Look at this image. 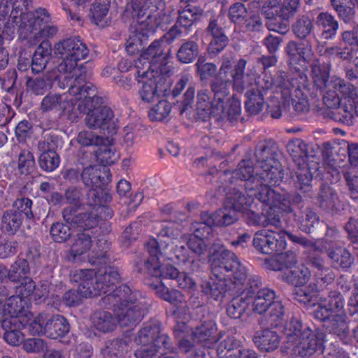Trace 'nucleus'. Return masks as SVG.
I'll return each instance as SVG.
<instances>
[{
	"label": "nucleus",
	"mask_w": 358,
	"mask_h": 358,
	"mask_svg": "<svg viewBox=\"0 0 358 358\" xmlns=\"http://www.w3.org/2000/svg\"><path fill=\"white\" fill-rule=\"evenodd\" d=\"M69 94L79 101L78 110L85 113V123L92 129H99L103 133L113 135L117 132V124L113 112L102 104V98L96 95L94 84L85 80L83 76L77 77L70 84Z\"/></svg>",
	"instance_id": "1"
},
{
	"label": "nucleus",
	"mask_w": 358,
	"mask_h": 358,
	"mask_svg": "<svg viewBox=\"0 0 358 358\" xmlns=\"http://www.w3.org/2000/svg\"><path fill=\"white\" fill-rule=\"evenodd\" d=\"M276 146L272 141H264L258 144L255 152L257 161L262 171L253 175L254 166L250 159H243L232 172V178L245 180L246 190L260 189L266 184L276 185L283 178L282 166L275 158Z\"/></svg>",
	"instance_id": "2"
},
{
	"label": "nucleus",
	"mask_w": 358,
	"mask_h": 358,
	"mask_svg": "<svg viewBox=\"0 0 358 358\" xmlns=\"http://www.w3.org/2000/svg\"><path fill=\"white\" fill-rule=\"evenodd\" d=\"M164 0H131L126 6L124 15L136 19L139 24L136 33L130 36L126 43V50L130 55L143 48V41L156 28L167 24L171 20L170 15L164 13Z\"/></svg>",
	"instance_id": "3"
},
{
	"label": "nucleus",
	"mask_w": 358,
	"mask_h": 358,
	"mask_svg": "<svg viewBox=\"0 0 358 358\" xmlns=\"http://www.w3.org/2000/svg\"><path fill=\"white\" fill-rule=\"evenodd\" d=\"M213 271L217 275L236 268L234 273V292L238 296L229 303L227 315L234 319L240 318L248 309L250 299L260 284V278L256 275L249 274L248 268L238 259L234 252H225L222 257L213 264Z\"/></svg>",
	"instance_id": "4"
},
{
	"label": "nucleus",
	"mask_w": 358,
	"mask_h": 358,
	"mask_svg": "<svg viewBox=\"0 0 358 358\" xmlns=\"http://www.w3.org/2000/svg\"><path fill=\"white\" fill-rule=\"evenodd\" d=\"M115 285L102 298L103 303L113 308L117 322L121 327H133L143 318L149 306L148 301L138 291H132L127 285L115 289Z\"/></svg>",
	"instance_id": "5"
},
{
	"label": "nucleus",
	"mask_w": 358,
	"mask_h": 358,
	"mask_svg": "<svg viewBox=\"0 0 358 358\" xmlns=\"http://www.w3.org/2000/svg\"><path fill=\"white\" fill-rule=\"evenodd\" d=\"M119 279L120 274L114 268L110 267L97 273L92 270H80L74 275V280L79 282L78 289L66 292L63 296V301L69 306H78L83 298L106 294Z\"/></svg>",
	"instance_id": "6"
},
{
	"label": "nucleus",
	"mask_w": 358,
	"mask_h": 358,
	"mask_svg": "<svg viewBox=\"0 0 358 358\" xmlns=\"http://www.w3.org/2000/svg\"><path fill=\"white\" fill-rule=\"evenodd\" d=\"M54 51L56 55L63 59L58 66L59 71L67 74L64 76V81L59 82L61 88H65L64 81H66V86L70 87L69 82L73 77L75 80L82 75L86 80V73L80 72L78 62L87 57L89 50L80 37H71L57 43L54 46Z\"/></svg>",
	"instance_id": "7"
},
{
	"label": "nucleus",
	"mask_w": 358,
	"mask_h": 358,
	"mask_svg": "<svg viewBox=\"0 0 358 358\" xmlns=\"http://www.w3.org/2000/svg\"><path fill=\"white\" fill-rule=\"evenodd\" d=\"M304 248H315L318 247L303 236H298L285 230L278 231L262 229L255 234L253 245L257 250L266 255L281 254L287 246V238Z\"/></svg>",
	"instance_id": "8"
},
{
	"label": "nucleus",
	"mask_w": 358,
	"mask_h": 358,
	"mask_svg": "<svg viewBox=\"0 0 358 358\" xmlns=\"http://www.w3.org/2000/svg\"><path fill=\"white\" fill-rule=\"evenodd\" d=\"M135 66L137 69L138 81L142 83V87L139 90L141 99L148 103L159 100L160 96L164 94L169 85V82H167L164 73L155 71L154 69L143 70L138 64Z\"/></svg>",
	"instance_id": "9"
},
{
	"label": "nucleus",
	"mask_w": 358,
	"mask_h": 358,
	"mask_svg": "<svg viewBox=\"0 0 358 358\" xmlns=\"http://www.w3.org/2000/svg\"><path fill=\"white\" fill-rule=\"evenodd\" d=\"M29 330L32 335H45L57 339L69 332L70 325L63 315L41 313L29 324Z\"/></svg>",
	"instance_id": "10"
},
{
	"label": "nucleus",
	"mask_w": 358,
	"mask_h": 358,
	"mask_svg": "<svg viewBox=\"0 0 358 358\" xmlns=\"http://www.w3.org/2000/svg\"><path fill=\"white\" fill-rule=\"evenodd\" d=\"M231 252L230 250H227L220 242H215L210 250L211 254V270L213 274L216 277L217 280L211 279L210 281L205 282L202 285V291L208 296L213 298L216 301H222L224 297L227 292L226 278L231 280L233 278V284L234 285V273L236 268L231 271L223 272L217 275L213 271V264L216 259H220L222 257V255L225 252Z\"/></svg>",
	"instance_id": "11"
},
{
	"label": "nucleus",
	"mask_w": 358,
	"mask_h": 358,
	"mask_svg": "<svg viewBox=\"0 0 358 358\" xmlns=\"http://www.w3.org/2000/svg\"><path fill=\"white\" fill-rule=\"evenodd\" d=\"M49 20V13L45 8H39L33 12L27 13L15 22L18 27L19 39L25 41V45L31 46L37 43V36L43 23Z\"/></svg>",
	"instance_id": "12"
},
{
	"label": "nucleus",
	"mask_w": 358,
	"mask_h": 358,
	"mask_svg": "<svg viewBox=\"0 0 358 358\" xmlns=\"http://www.w3.org/2000/svg\"><path fill=\"white\" fill-rule=\"evenodd\" d=\"M164 42L162 40H155L150 46L144 50L136 63L139 66L145 65L147 70L154 69L162 73H169L173 69L172 64L168 62L171 52L169 49L166 52L164 47Z\"/></svg>",
	"instance_id": "13"
},
{
	"label": "nucleus",
	"mask_w": 358,
	"mask_h": 358,
	"mask_svg": "<svg viewBox=\"0 0 358 358\" xmlns=\"http://www.w3.org/2000/svg\"><path fill=\"white\" fill-rule=\"evenodd\" d=\"M145 250L150 257L145 263V269L151 275L156 278L175 279L178 276V271L174 266L162 265L159 261L162 253L159 248V243L155 238H150L145 243Z\"/></svg>",
	"instance_id": "14"
},
{
	"label": "nucleus",
	"mask_w": 358,
	"mask_h": 358,
	"mask_svg": "<svg viewBox=\"0 0 358 358\" xmlns=\"http://www.w3.org/2000/svg\"><path fill=\"white\" fill-rule=\"evenodd\" d=\"M234 55L233 53L224 55L218 73L210 83L215 101H218L220 103L225 102L230 94L229 87L231 85V80L229 73L232 68V64L234 63Z\"/></svg>",
	"instance_id": "15"
},
{
	"label": "nucleus",
	"mask_w": 358,
	"mask_h": 358,
	"mask_svg": "<svg viewBox=\"0 0 358 358\" xmlns=\"http://www.w3.org/2000/svg\"><path fill=\"white\" fill-rule=\"evenodd\" d=\"M324 343L323 334L309 328L303 330L297 341L289 345L293 352L302 357L307 358L322 351Z\"/></svg>",
	"instance_id": "16"
},
{
	"label": "nucleus",
	"mask_w": 358,
	"mask_h": 358,
	"mask_svg": "<svg viewBox=\"0 0 358 358\" xmlns=\"http://www.w3.org/2000/svg\"><path fill=\"white\" fill-rule=\"evenodd\" d=\"M247 61L240 59L230 69L229 76L231 80L233 90L238 93H243L251 87L256 79L255 71L248 69L245 72Z\"/></svg>",
	"instance_id": "17"
},
{
	"label": "nucleus",
	"mask_w": 358,
	"mask_h": 358,
	"mask_svg": "<svg viewBox=\"0 0 358 358\" xmlns=\"http://www.w3.org/2000/svg\"><path fill=\"white\" fill-rule=\"evenodd\" d=\"M73 101L76 100L69 90L63 94L48 93L43 98L40 108L43 113H69Z\"/></svg>",
	"instance_id": "18"
},
{
	"label": "nucleus",
	"mask_w": 358,
	"mask_h": 358,
	"mask_svg": "<svg viewBox=\"0 0 358 358\" xmlns=\"http://www.w3.org/2000/svg\"><path fill=\"white\" fill-rule=\"evenodd\" d=\"M268 185L271 184H265L259 189L257 195V199L263 203L270 206L271 209L278 208L280 210L287 212L290 210L291 198L289 194H280Z\"/></svg>",
	"instance_id": "19"
},
{
	"label": "nucleus",
	"mask_w": 358,
	"mask_h": 358,
	"mask_svg": "<svg viewBox=\"0 0 358 358\" xmlns=\"http://www.w3.org/2000/svg\"><path fill=\"white\" fill-rule=\"evenodd\" d=\"M62 215L67 223L83 229L85 232H89L88 230L98 224L97 213L93 212L77 213V208L66 207L63 210Z\"/></svg>",
	"instance_id": "20"
},
{
	"label": "nucleus",
	"mask_w": 358,
	"mask_h": 358,
	"mask_svg": "<svg viewBox=\"0 0 358 358\" xmlns=\"http://www.w3.org/2000/svg\"><path fill=\"white\" fill-rule=\"evenodd\" d=\"M344 299L337 291H331L327 297H321L313 312L315 319H324L331 313L343 312Z\"/></svg>",
	"instance_id": "21"
},
{
	"label": "nucleus",
	"mask_w": 358,
	"mask_h": 358,
	"mask_svg": "<svg viewBox=\"0 0 358 358\" xmlns=\"http://www.w3.org/2000/svg\"><path fill=\"white\" fill-rule=\"evenodd\" d=\"M155 342V345L140 346L135 352L136 358H157L159 354L173 353L176 350L166 334L159 336Z\"/></svg>",
	"instance_id": "22"
},
{
	"label": "nucleus",
	"mask_w": 358,
	"mask_h": 358,
	"mask_svg": "<svg viewBox=\"0 0 358 358\" xmlns=\"http://www.w3.org/2000/svg\"><path fill=\"white\" fill-rule=\"evenodd\" d=\"M323 322V327L329 333L337 335L345 343H348L350 328L347 315L343 312L331 313L324 319H317Z\"/></svg>",
	"instance_id": "23"
},
{
	"label": "nucleus",
	"mask_w": 358,
	"mask_h": 358,
	"mask_svg": "<svg viewBox=\"0 0 358 358\" xmlns=\"http://www.w3.org/2000/svg\"><path fill=\"white\" fill-rule=\"evenodd\" d=\"M201 219L202 224L204 225L206 233L208 234L212 226L224 227L232 224L238 220V216L236 210L226 205L224 208L217 210L213 215L208 213L202 214Z\"/></svg>",
	"instance_id": "24"
},
{
	"label": "nucleus",
	"mask_w": 358,
	"mask_h": 358,
	"mask_svg": "<svg viewBox=\"0 0 358 358\" xmlns=\"http://www.w3.org/2000/svg\"><path fill=\"white\" fill-rule=\"evenodd\" d=\"M259 189L254 188V190H246L247 196L245 194L233 189L231 192L226 193V203L227 206L231 208L236 213H243L252 204L255 203L254 196L257 199Z\"/></svg>",
	"instance_id": "25"
},
{
	"label": "nucleus",
	"mask_w": 358,
	"mask_h": 358,
	"mask_svg": "<svg viewBox=\"0 0 358 358\" xmlns=\"http://www.w3.org/2000/svg\"><path fill=\"white\" fill-rule=\"evenodd\" d=\"M306 264L311 268L317 283L330 284L335 278L332 269L325 265L324 260L318 254H310L306 258Z\"/></svg>",
	"instance_id": "26"
},
{
	"label": "nucleus",
	"mask_w": 358,
	"mask_h": 358,
	"mask_svg": "<svg viewBox=\"0 0 358 358\" xmlns=\"http://www.w3.org/2000/svg\"><path fill=\"white\" fill-rule=\"evenodd\" d=\"M193 336L195 341L208 348H213L221 338L216 324L212 320L206 321L196 327Z\"/></svg>",
	"instance_id": "27"
},
{
	"label": "nucleus",
	"mask_w": 358,
	"mask_h": 358,
	"mask_svg": "<svg viewBox=\"0 0 358 358\" xmlns=\"http://www.w3.org/2000/svg\"><path fill=\"white\" fill-rule=\"evenodd\" d=\"M164 13L171 15V20L169 23L173 20L176 15H178L176 24L182 27L188 28L202 16L203 12L199 7L187 5L182 10H175L173 8L169 6L167 11H166V8L164 9Z\"/></svg>",
	"instance_id": "28"
},
{
	"label": "nucleus",
	"mask_w": 358,
	"mask_h": 358,
	"mask_svg": "<svg viewBox=\"0 0 358 358\" xmlns=\"http://www.w3.org/2000/svg\"><path fill=\"white\" fill-rule=\"evenodd\" d=\"M285 52L289 58L290 65L306 62L313 55L312 46L308 41L297 43L290 41L285 47Z\"/></svg>",
	"instance_id": "29"
},
{
	"label": "nucleus",
	"mask_w": 358,
	"mask_h": 358,
	"mask_svg": "<svg viewBox=\"0 0 358 358\" xmlns=\"http://www.w3.org/2000/svg\"><path fill=\"white\" fill-rule=\"evenodd\" d=\"M31 1L30 0H10L8 1L10 6L8 15L7 24L3 30V33L9 37H13L15 34V22L17 21L22 15L29 13L27 10Z\"/></svg>",
	"instance_id": "30"
},
{
	"label": "nucleus",
	"mask_w": 358,
	"mask_h": 358,
	"mask_svg": "<svg viewBox=\"0 0 358 358\" xmlns=\"http://www.w3.org/2000/svg\"><path fill=\"white\" fill-rule=\"evenodd\" d=\"M318 199L320 207L328 212L338 213L343 210V202L337 192L328 185L321 186Z\"/></svg>",
	"instance_id": "31"
},
{
	"label": "nucleus",
	"mask_w": 358,
	"mask_h": 358,
	"mask_svg": "<svg viewBox=\"0 0 358 358\" xmlns=\"http://www.w3.org/2000/svg\"><path fill=\"white\" fill-rule=\"evenodd\" d=\"M186 218L183 213H176L168 221L160 224V229L156 234L159 237L176 239L181 234L182 222Z\"/></svg>",
	"instance_id": "32"
},
{
	"label": "nucleus",
	"mask_w": 358,
	"mask_h": 358,
	"mask_svg": "<svg viewBox=\"0 0 358 358\" xmlns=\"http://www.w3.org/2000/svg\"><path fill=\"white\" fill-rule=\"evenodd\" d=\"M329 86L342 95L343 103H348L358 106L357 90L352 84L340 77L334 76L330 78Z\"/></svg>",
	"instance_id": "33"
},
{
	"label": "nucleus",
	"mask_w": 358,
	"mask_h": 358,
	"mask_svg": "<svg viewBox=\"0 0 358 358\" xmlns=\"http://www.w3.org/2000/svg\"><path fill=\"white\" fill-rule=\"evenodd\" d=\"M211 93L208 89H201L198 91L196 96V110L199 115L205 120L207 117H213L215 108L220 104L215 101V96L211 100Z\"/></svg>",
	"instance_id": "34"
},
{
	"label": "nucleus",
	"mask_w": 358,
	"mask_h": 358,
	"mask_svg": "<svg viewBox=\"0 0 358 358\" xmlns=\"http://www.w3.org/2000/svg\"><path fill=\"white\" fill-rule=\"evenodd\" d=\"M52 55V48L48 41H43L36 48L31 62L33 73L42 72L46 67Z\"/></svg>",
	"instance_id": "35"
},
{
	"label": "nucleus",
	"mask_w": 358,
	"mask_h": 358,
	"mask_svg": "<svg viewBox=\"0 0 358 358\" xmlns=\"http://www.w3.org/2000/svg\"><path fill=\"white\" fill-rule=\"evenodd\" d=\"M310 277V271L303 264L287 268L282 274L283 280L296 287L304 285Z\"/></svg>",
	"instance_id": "36"
},
{
	"label": "nucleus",
	"mask_w": 358,
	"mask_h": 358,
	"mask_svg": "<svg viewBox=\"0 0 358 358\" xmlns=\"http://www.w3.org/2000/svg\"><path fill=\"white\" fill-rule=\"evenodd\" d=\"M161 334L159 324L157 322H150L144 324L135 337L134 342L136 345L143 346L145 345H155L158 336Z\"/></svg>",
	"instance_id": "37"
},
{
	"label": "nucleus",
	"mask_w": 358,
	"mask_h": 358,
	"mask_svg": "<svg viewBox=\"0 0 358 358\" xmlns=\"http://www.w3.org/2000/svg\"><path fill=\"white\" fill-rule=\"evenodd\" d=\"M225 102L215 108L214 118L217 121H229L232 122L237 120L241 115V102L234 97L229 101V106H224Z\"/></svg>",
	"instance_id": "38"
},
{
	"label": "nucleus",
	"mask_w": 358,
	"mask_h": 358,
	"mask_svg": "<svg viewBox=\"0 0 358 358\" xmlns=\"http://www.w3.org/2000/svg\"><path fill=\"white\" fill-rule=\"evenodd\" d=\"M275 298V294L273 290L268 288L259 289L258 287L250 299V302L252 301V310L258 314L265 313Z\"/></svg>",
	"instance_id": "39"
},
{
	"label": "nucleus",
	"mask_w": 358,
	"mask_h": 358,
	"mask_svg": "<svg viewBox=\"0 0 358 358\" xmlns=\"http://www.w3.org/2000/svg\"><path fill=\"white\" fill-rule=\"evenodd\" d=\"M264 93L254 87L245 92V108L250 115H255L262 111L264 106Z\"/></svg>",
	"instance_id": "40"
},
{
	"label": "nucleus",
	"mask_w": 358,
	"mask_h": 358,
	"mask_svg": "<svg viewBox=\"0 0 358 358\" xmlns=\"http://www.w3.org/2000/svg\"><path fill=\"white\" fill-rule=\"evenodd\" d=\"M93 327L101 333H108L116 328L117 320L113 315L108 311H97L91 317Z\"/></svg>",
	"instance_id": "41"
},
{
	"label": "nucleus",
	"mask_w": 358,
	"mask_h": 358,
	"mask_svg": "<svg viewBox=\"0 0 358 358\" xmlns=\"http://www.w3.org/2000/svg\"><path fill=\"white\" fill-rule=\"evenodd\" d=\"M22 221L23 217L20 212L16 210H6L1 215L0 227L3 232L13 235L21 227Z\"/></svg>",
	"instance_id": "42"
},
{
	"label": "nucleus",
	"mask_w": 358,
	"mask_h": 358,
	"mask_svg": "<svg viewBox=\"0 0 358 358\" xmlns=\"http://www.w3.org/2000/svg\"><path fill=\"white\" fill-rule=\"evenodd\" d=\"M330 69L325 64H321L318 62H314L311 65L310 76L313 80V89L322 92L327 86V82L329 78Z\"/></svg>",
	"instance_id": "43"
},
{
	"label": "nucleus",
	"mask_w": 358,
	"mask_h": 358,
	"mask_svg": "<svg viewBox=\"0 0 358 358\" xmlns=\"http://www.w3.org/2000/svg\"><path fill=\"white\" fill-rule=\"evenodd\" d=\"M253 341L260 350L264 352L273 351L278 347L280 343L276 332L270 329H264L257 333Z\"/></svg>",
	"instance_id": "44"
},
{
	"label": "nucleus",
	"mask_w": 358,
	"mask_h": 358,
	"mask_svg": "<svg viewBox=\"0 0 358 358\" xmlns=\"http://www.w3.org/2000/svg\"><path fill=\"white\" fill-rule=\"evenodd\" d=\"M310 84L308 82V76L306 73L297 71L292 78H291V86L289 92V96L294 95L308 96V94H313Z\"/></svg>",
	"instance_id": "45"
},
{
	"label": "nucleus",
	"mask_w": 358,
	"mask_h": 358,
	"mask_svg": "<svg viewBox=\"0 0 358 358\" xmlns=\"http://www.w3.org/2000/svg\"><path fill=\"white\" fill-rule=\"evenodd\" d=\"M311 169L312 168L308 165L301 166V162H299L295 176H293L294 185L296 189L302 192H309L311 190L313 180Z\"/></svg>",
	"instance_id": "46"
},
{
	"label": "nucleus",
	"mask_w": 358,
	"mask_h": 358,
	"mask_svg": "<svg viewBox=\"0 0 358 358\" xmlns=\"http://www.w3.org/2000/svg\"><path fill=\"white\" fill-rule=\"evenodd\" d=\"M316 24L322 29L321 36L322 38L331 39L336 36L338 23L331 14L320 13L316 18Z\"/></svg>",
	"instance_id": "47"
},
{
	"label": "nucleus",
	"mask_w": 358,
	"mask_h": 358,
	"mask_svg": "<svg viewBox=\"0 0 358 358\" xmlns=\"http://www.w3.org/2000/svg\"><path fill=\"white\" fill-rule=\"evenodd\" d=\"M101 169L102 168L98 165L86 166L80 175L84 185L88 187H100L104 178Z\"/></svg>",
	"instance_id": "48"
},
{
	"label": "nucleus",
	"mask_w": 358,
	"mask_h": 358,
	"mask_svg": "<svg viewBox=\"0 0 358 358\" xmlns=\"http://www.w3.org/2000/svg\"><path fill=\"white\" fill-rule=\"evenodd\" d=\"M130 343L131 338L127 336L110 341L106 345L105 354L110 358H122L127 352Z\"/></svg>",
	"instance_id": "49"
},
{
	"label": "nucleus",
	"mask_w": 358,
	"mask_h": 358,
	"mask_svg": "<svg viewBox=\"0 0 358 358\" xmlns=\"http://www.w3.org/2000/svg\"><path fill=\"white\" fill-rule=\"evenodd\" d=\"M3 303L6 306L9 317L17 318L21 322L22 327H25L27 324V320L22 315V310L26 304L24 299L17 294L15 296L9 297Z\"/></svg>",
	"instance_id": "50"
},
{
	"label": "nucleus",
	"mask_w": 358,
	"mask_h": 358,
	"mask_svg": "<svg viewBox=\"0 0 358 358\" xmlns=\"http://www.w3.org/2000/svg\"><path fill=\"white\" fill-rule=\"evenodd\" d=\"M287 150L297 166H299V162L301 166L308 165L307 164V145L302 140L298 138L289 141Z\"/></svg>",
	"instance_id": "51"
},
{
	"label": "nucleus",
	"mask_w": 358,
	"mask_h": 358,
	"mask_svg": "<svg viewBox=\"0 0 358 358\" xmlns=\"http://www.w3.org/2000/svg\"><path fill=\"white\" fill-rule=\"evenodd\" d=\"M314 28L313 20L306 15L299 16L292 26L294 36L299 39H306Z\"/></svg>",
	"instance_id": "52"
},
{
	"label": "nucleus",
	"mask_w": 358,
	"mask_h": 358,
	"mask_svg": "<svg viewBox=\"0 0 358 358\" xmlns=\"http://www.w3.org/2000/svg\"><path fill=\"white\" fill-rule=\"evenodd\" d=\"M199 45L192 40L185 41L177 52L178 59L184 64L192 62L198 56Z\"/></svg>",
	"instance_id": "53"
},
{
	"label": "nucleus",
	"mask_w": 358,
	"mask_h": 358,
	"mask_svg": "<svg viewBox=\"0 0 358 358\" xmlns=\"http://www.w3.org/2000/svg\"><path fill=\"white\" fill-rule=\"evenodd\" d=\"M328 256L334 267L349 268L353 262L350 253L345 248L338 247L328 250Z\"/></svg>",
	"instance_id": "54"
},
{
	"label": "nucleus",
	"mask_w": 358,
	"mask_h": 358,
	"mask_svg": "<svg viewBox=\"0 0 358 358\" xmlns=\"http://www.w3.org/2000/svg\"><path fill=\"white\" fill-rule=\"evenodd\" d=\"M241 343L234 336H228L218 345L217 353L221 358H238Z\"/></svg>",
	"instance_id": "55"
},
{
	"label": "nucleus",
	"mask_w": 358,
	"mask_h": 358,
	"mask_svg": "<svg viewBox=\"0 0 358 358\" xmlns=\"http://www.w3.org/2000/svg\"><path fill=\"white\" fill-rule=\"evenodd\" d=\"M295 220L298 222L300 229L306 233H310L315 224L319 222V217L313 210L306 208L295 215Z\"/></svg>",
	"instance_id": "56"
},
{
	"label": "nucleus",
	"mask_w": 358,
	"mask_h": 358,
	"mask_svg": "<svg viewBox=\"0 0 358 358\" xmlns=\"http://www.w3.org/2000/svg\"><path fill=\"white\" fill-rule=\"evenodd\" d=\"M108 0H96L91 8L92 19L94 23L101 27L107 24V16L109 10Z\"/></svg>",
	"instance_id": "57"
},
{
	"label": "nucleus",
	"mask_w": 358,
	"mask_h": 358,
	"mask_svg": "<svg viewBox=\"0 0 358 358\" xmlns=\"http://www.w3.org/2000/svg\"><path fill=\"white\" fill-rule=\"evenodd\" d=\"M317 289L315 284L296 287L294 292V298L300 303L315 306L314 299L317 296Z\"/></svg>",
	"instance_id": "58"
},
{
	"label": "nucleus",
	"mask_w": 358,
	"mask_h": 358,
	"mask_svg": "<svg viewBox=\"0 0 358 358\" xmlns=\"http://www.w3.org/2000/svg\"><path fill=\"white\" fill-rule=\"evenodd\" d=\"M196 75L201 81H208L215 76L217 71V66L211 62H206L203 57L198 58L195 63Z\"/></svg>",
	"instance_id": "59"
},
{
	"label": "nucleus",
	"mask_w": 358,
	"mask_h": 358,
	"mask_svg": "<svg viewBox=\"0 0 358 358\" xmlns=\"http://www.w3.org/2000/svg\"><path fill=\"white\" fill-rule=\"evenodd\" d=\"M92 245L91 234L89 232L78 234L71 245V253L75 257L88 251Z\"/></svg>",
	"instance_id": "60"
},
{
	"label": "nucleus",
	"mask_w": 358,
	"mask_h": 358,
	"mask_svg": "<svg viewBox=\"0 0 358 358\" xmlns=\"http://www.w3.org/2000/svg\"><path fill=\"white\" fill-rule=\"evenodd\" d=\"M35 159L32 152L28 149H22L18 154L17 170L20 174L27 175L34 169Z\"/></svg>",
	"instance_id": "61"
},
{
	"label": "nucleus",
	"mask_w": 358,
	"mask_h": 358,
	"mask_svg": "<svg viewBox=\"0 0 358 358\" xmlns=\"http://www.w3.org/2000/svg\"><path fill=\"white\" fill-rule=\"evenodd\" d=\"M201 227L197 229L196 234H190L187 241L188 248L198 256L203 255L207 251V244L203 238L199 237L200 229H206L203 224H201Z\"/></svg>",
	"instance_id": "62"
},
{
	"label": "nucleus",
	"mask_w": 358,
	"mask_h": 358,
	"mask_svg": "<svg viewBox=\"0 0 358 358\" xmlns=\"http://www.w3.org/2000/svg\"><path fill=\"white\" fill-rule=\"evenodd\" d=\"M30 266L27 259L19 258L10 266L8 278L12 281H19L29 273Z\"/></svg>",
	"instance_id": "63"
},
{
	"label": "nucleus",
	"mask_w": 358,
	"mask_h": 358,
	"mask_svg": "<svg viewBox=\"0 0 358 358\" xmlns=\"http://www.w3.org/2000/svg\"><path fill=\"white\" fill-rule=\"evenodd\" d=\"M302 324L296 319L292 318L284 327L283 333L287 338V343L290 345L298 341L302 334Z\"/></svg>",
	"instance_id": "64"
}]
</instances>
